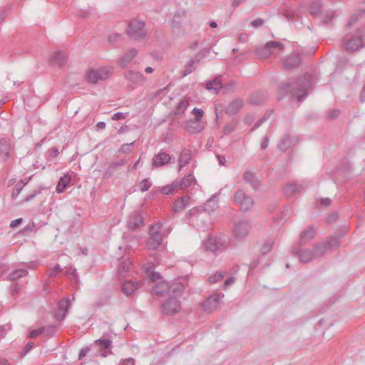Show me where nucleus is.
<instances>
[{"instance_id":"obj_21","label":"nucleus","mask_w":365,"mask_h":365,"mask_svg":"<svg viewBox=\"0 0 365 365\" xmlns=\"http://www.w3.org/2000/svg\"><path fill=\"white\" fill-rule=\"evenodd\" d=\"M298 247H299L293 250V252L299 255V258L301 262L307 263L315 258L313 252L309 250H301L302 246L299 245Z\"/></svg>"},{"instance_id":"obj_18","label":"nucleus","mask_w":365,"mask_h":365,"mask_svg":"<svg viewBox=\"0 0 365 365\" xmlns=\"http://www.w3.org/2000/svg\"><path fill=\"white\" fill-rule=\"evenodd\" d=\"M32 268V264L29 263H24V267L16 269L11 272L8 279L11 281H16L21 277H24L28 274L27 269Z\"/></svg>"},{"instance_id":"obj_3","label":"nucleus","mask_w":365,"mask_h":365,"mask_svg":"<svg viewBox=\"0 0 365 365\" xmlns=\"http://www.w3.org/2000/svg\"><path fill=\"white\" fill-rule=\"evenodd\" d=\"M227 240L225 236L210 235L202 242V247L207 251L212 253L221 252L227 247Z\"/></svg>"},{"instance_id":"obj_20","label":"nucleus","mask_w":365,"mask_h":365,"mask_svg":"<svg viewBox=\"0 0 365 365\" xmlns=\"http://www.w3.org/2000/svg\"><path fill=\"white\" fill-rule=\"evenodd\" d=\"M125 163L126 161L125 160L110 163L103 170V176L107 178L111 177L115 171L123 166Z\"/></svg>"},{"instance_id":"obj_45","label":"nucleus","mask_w":365,"mask_h":365,"mask_svg":"<svg viewBox=\"0 0 365 365\" xmlns=\"http://www.w3.org/2000/svg\"><path fill=\"white\" fill-rule=\"evenodd\" d=\"M224 273L222 272H217L215 274L211 275L208 278V282L210 284H215L222 279L224 277Z\"/></svg>"},{"instance_id":"obj_22","label":"nucleus","mask_w":365,"mask_h":365,"mask_svg":"<svg viewBox=\"0 0 365 365\" xmlns=\"http://www.w3.org/2000/svg\"><path fill=\"white\" fill-rule=\"evenodd\" d=\"M11 150V143L7 138H1L0 140V160L6 161L9 158Z\"/></svg>"},{"instance_id":"obj_46","label":"nucleus","mask_w":365,"mask_h":365,"mask_svg":"<svg viewBox=\"0 0 365 365\" xmlns=\"http://www.w3.org/2000/svg\"><path fill=\"white\" fill-rule=\"evenodd\" d=\"M256 177V174L249 170H247L244 175H243V179L247 182L250 183L252 180H255V178Z\"/></svg>"},{"instance_id":"obj_56","label":"nucleus","mask_w":365,"mask_h":365,"mask_svg":"<svg viewBox=\"0 0 365 365\" xmlns=\"http://www.w3.org/2000/svg\"><path fill=\"white\" fill-rule=\"evenodd\" d=\"M45 328L44 332L46 334L47 336H51L54 334L56 327L55 326H48Z\"/></svg>"},{"instance_id":"obj_31","label":"nucleus","mask_w":365,"mask_h":365,"mask_svg":"<svg viewBox=\"0 0 365 365\" xmlns=\"http://www.w3.org/2000/svg\"><path fill=\"white\" fill-rule=\"evenodd\" d=\"M303 189L302 184L292 183L287 185L284 189L286 197H292L294 193L300 192Z\"/></svg>"},{"instance_id":"obj_2","label":"nucleus","mask_w":365,"mask_h":365,"mask_svg":"<svg viewBox=\"0 0 365 365\" xmlns=\"http://www.w3.org/2000/svg\"><path fill=\"white\" fill-rule=\"evenodd\" d=\"M185 288V285L178 280L172 283L163 281L153 287V294L157 296L168 297L172 293H182Z\"/></svg>"},{"instance_id":"obj_9","label":"nucleus","mask_w":365,"mask_h":365,"mask_svg":"<svg viewBox=\"0 0 365 365\" xmlns=\"http://www.w3.org/2000/svg\"><path fill=\"white\" fill-rule=\"evenodd\" d=\"M234 202L243 211L250 210L254 205L252 197L245 194L242 190H237L234 197Z\"/></svg>"},{"instance_id":"obj_54","label":"nucleus","mask_w":365,"mask_h":365,"mask_svg":"<svg viewBox=\"0 0 365 365\" xmlns=\"http://www.w3.org/2000/svg\"><path fill=\"white\" fill-rule=\"evenodd\" d=\"M235 129V125L234 124H228V125H226L224 128H223V133L225 135H228L231 133H232Z\"/></svg>"},{"instance_id":"obj_37","label":"nucleus","mask_w":365,"mask_h":365,"mask_svg":"<svg viewBox=\"0 0 365 365\" xmlns=\"http://www.w3.org/2000/svg\"><path fill=\"white\" fill-rule=\"evenodd\" d=\"M178 189H180L178 180H175L171 184L162 187L161 192L165 195H170L174 193Z\"/></svg>"},{"instance_id":"obj_25","label":"nucleus","mask_w":365,"mask_h":365,"mask_svg":"<svg viewBox=\"0 0 365 365\" xmlns=\"http://www.w3.org/2000/svg\"><path fill=\"white\" fill-rule=\"evenodd\" d=\"M143 217L142 216L137 212H132L128 217V226L132 229L135 230L140 227L143 224Z\"/></svg>"},{"instance_id":"obj_44","label":"nucleus","mask_w":365,"mask_h":365,"mask_svg":"<svg viewBox=\"0 0 365 365\" xmlns=\"http://www.w3.org/2000/svg\"><path fill=\"white\" fill-rule=\"evenodd\" d=\"M321 10V4L319 2H313L309 6V13L313 16H316L319 14Z\"/></svg>"},{"instance_id":"obj_19","label":"nucleus","mask_w":365,"mask_h":365,"mask_svg":"<svg viewBox=\"0 0 365 365\" xmlns=\"http://www.w3.org/2000/svg\"><path fill=\"white\" fill-rule=\"evenodd\" d=\"M140 287V282L126 280L122 284L121 290L126 296H130L138 290Z\"/></svg>"},{"instance_id":"obj_59","label":"nucleus","mask_w":365,"mask_h":365,"mask_svg":"<svg viewBox=\"0 0 365 365\" xmlns=\"http://www.w3.org/2000/svg\"><path fill=\"white\" fill-rule=\"evenodd\" d=\"M41 192L38 190H35L31 194L29 195L27 197H26L23 202H28L31 200H32L34 197H36L37 195H38Z\"/></svg>"},{"instance_id":"obj_61","label":"nucleus","mask_w":365,"mask_h":365,"mask_svg":"<svg viewBox=\"0 0 365 365\" xmlns=\"http://www.w3.org/2000/svg\"><path fill=\"white\" fill-rule=\"evenodd\" d=\"M119 365H135V360L133 358L123 359Z\"/></svg>"},{"instance_id":"obj_11","label":"nucleus","mask_w":365,"mask_h":365,"mask_svg":"<svg viewBox=\"0 0 365 365\" xmlns=\"http://www.w3.org/2000/svg\"><path fill=\"white\" fill-rule=\"evenodd\" d=\"M217 207V201L216 200V196L213 195L210 197L204 206H200L197 207H194L189 210L187 215L191 217L195 215L197 212L205 211L207 212H212L215 207Z\"/></svg>"},{"instance_id":"obj_38","label":"nucleus","mask_w":365,"mask_h":365,"mask_svg":"<svg viewBox=\"0 0 365 365\" xmlns=\"http://www.w3.org/2000/svg\"><path fill=\"white\" fill-rule=\"evenodd\" d=\"M132 267V262L130 259H123L119 264L118 272L120 275H124L130 270Z\"/></svg>"},{"instance_id":"obj_40","label":"nucleus","mask_w":365,"mask_h":365,"mask_svg":"<svg viewBox=\"0 0 365 365\" xmlns=\"http://www.w3.org/2000/svg\"><path fill=\"white\" fill-rule=\"evenodd\" d=\"M189 103L186 100L181 101L178 103V106L175 110V115H181L187 109Z\"/></svg>"},{"instance_id":"obj_55","label":"nucleus","mask_w":365,"mask_h":365,"mask_svg":"<svg viewBox=\"0 0 365 365\" xmlns=\"http://www.w3.org/2000/svg\"><path fill=\"white\" fill-rule=\"evenodd\" d=\"M365 13V10L361 11L359 14H354L351 16L347 26L351 27L356 21L359 20V16H361L362 14Z\"/></svg>"},{"instance_id":"obj_39","label":"nucleus","mask_w":365,"mask_h":365,"mask_svg":"<svg viewBox=\"0 0 365 365\" xmlns=\"http://www.w3.org/2000/svg\"><path fill=\"white\" fill-rule=\"evenodd\" d=\"M64 61H65V56L61 51H58V52L55 53L51 58V63H53V65L58 66H62L63 63H64Z\"/></svg>"},{"instance_id":"obj_8","label":"nucleus","mask_w":365,"mask_h":365,"mask_svg":"<svg viewBox=\"0 0 365 365\" xmlns=\"http://www.w3.org/2000/svg\"><path fill=\"white\" fill-rule=\"evenodd\" d=\"M343 46L349 51H354L364 46V40L361 33L357 31L356 35H346L341 41Z\"/></svg>"},{"instance_id":"obj_24","label":"nucleus","mask_w":365,"mask_h":365,"mask_svg":"<svg viewBox=\"0 0 365 365\" xmlns=\"http://www.w3.org/2000/svg\"><path fill=\"white\" fill-rule=\"evenodd\" d=\"M317 233V230L314 227H310L305 230H304L299 236V245L302 246L305 245L307 242L310 241L314 238Z\"/></svg>"},{"instance_id":"obj_48","label":"nucleus","mask_w":365,"mask_h":365,"mask_svg":"<svg viewBox=\"0 0 365 365\" xmlns=\"http://www.w3.org/2000/svg\"><path fill=\"white\" fill-rule=\"evenodd\" d=\"M272 245H273L272 240L266 241L265 243L263 245V246L261 247L262 253L264 255V254H267V252H269L271 250Z\"/></svg>"},{"instance_id":"obj_14","label":"nucleus","mask_w":365,"mask_h":365,"mask_svg":"<svg viewBox=\"0 0 365 365\" xmlns=\"http://www.w3.org/2000/svg\"><path fill=\"white\" fill-rule=\"evenodd\" d=\"M180 190L189 192L197 186V180L192 174L186 175L181 180H178Z\"/></svg>"},{"instance_id":"obj_34","label":"nucleus","mask_w":365,"mask_h":365,"mask_svg":"<svg viewBox=\"0 0 365 365\" xmlns=\"http://www.w3.org/2000/svg\"><path fill=\"white\" fill-rule=\"evenodd\" d=\"M191 159V151L185 149L183 150L179 158L180 168H181L187 165L190 162Z\"/></svg>"},{"instance_id":"obj_33","label":"nucleus","mask_w":365,"mask_h":365,"mask_svg":"<svg viewBox=\"0 0 365 365\" xmlns=\"http://www.w3.org/2000/svg\"><path fill=\"white\" fill-rule=\"evenodd\" d=\"M336 14L334 11H328L323 16L321 24L325 26H330L334 24Z\"/></svg>"},{"instance_id":"obj_5","label":"nucleus","mask_w":365,"mask_h":365,"mask_svg":"<svg viewBox=\"0 0 365 365\" xmlns=\"http://www.w3.org/2000/svg\"><path fill=\"white\" fill-rule=\"evenodd\" d=\"M163 226V222H158L150 228V237L147 242V247L149 250H155L161 245Z\"/></svg>"},{"instance_id":"obj_17","label":"nucleus","mask_w":365,"mask_h":365,"mask_svg":"<svg viewBox=\"0 0 365 365\" xmlns=\"http://www.w3.org/2000/svg\"><path fill=\"white\" fill-rule=\"evenodd\" d=\"M71 305V301L68 298L61 300L58 304V309L56 313V318L58 321H62L65 319L68 309Z\"/></svg>"},{"instance_id":"obj_43","label":"nucleus","mask_w":365,"mask_h":365,"mask_svg":"<svg viewBox=\"0 0 365 365\" xmlns=\"http://www.w3.org/2000/svg\"><path fill=\"white\" fill-rule=\"evenodd\" d=\"M27 184V182H18L14 189L12 191L11 196L14 199L17 198L21 190H23L24 187Z\"/></svg>"},{"instance_id":"obj_32","label":"nucleus","mask_w":365,"mask_h":365,"mask_svg":"<svg viewBox=\"0 0 365 365\" xmlns=\"http://www.w3.org/2000/svg\"><path fill=\"white\" fill-rule=\"evenodd\" d=\"M71 178L69 174H65L63 176L61 177L56 187V191L58 193H61L64 191L66 187L69 185L71 182Z\"/></svg>"},{"instance_id":"obj_27","label":"nucleus","mask_w":365,"mask_h":365,"mask_svg":"<svg viewBox=\"0 0 365 365\" xmlns=\"http://www.w3.org/2000/svg\"><path fill=\"white\" fill-rule=\"evenodd\" d=\"M301 62V56L298 53H293L288 56L284 61V67L290 69L299 65Z\"/></svg>"},{"instance_id":"obj_7","label":"nucleus","mask_w":365,"mask_h":365,"mask_svg":"<svg viewBox=\"0 0 365 365\" xmlns=\"http://www.w3.org/2000/svg\"><path fill=\"white\" fill-rule=\"evenodd\" d=\"M113 70V68L110 66H103L96 69H91L86 74L87 80L91 83L106 80L112 73Z\"/></svg>"},{"instance_id":"obj_35","label":"nucleus","mask_w":365,"mask_h":365,"mask_svg":"<svg viewBox=\"0 0 365 365\" xmlns=\"http://www.w3.org/2000/svg\"><path fill=\"white\" fill-rule=\"evenodd\" d=\"M112 341L110 339L101 338L94 341L93 345L98 347L101 350H107L110 349Z\"/></svg>"},{"instance_id":"obj_15","label":"nucleus","mask_w":365,"mask_h":365,"mask_svg":"<svg viewBox=\"0 0 365 365\" xmlns=\"http://www.w3.org/2000/svg\"><path fill=\"white\" fill-rule=\"evenodd\" d=\"M125 77L135 87L142 86L145 81V78L138 71H128L125 73Z\"/></svg>"},{"instance_id":"obj_42","label":"nucleus","mask_w":365,"mask_h":365,"mask_svg":"<svg viewBox=\"0 0 365 365\" xmlns=\"http://www.w3.org/2000/svg\"><path fill=\"white\" fill-rule=\"evenodd\" d=\"M327 250V245L324 243H319L317 245L314 252H313V254L314 255V257H318L322 255H323Z\"/></svg>"},{"instance_id":"obj_41","label":"nucleus","mask_w":365,"mask_h":365,"mask_svg":"<svg viewBox=\"0 0 365 365\" xmlns=\"http://www.w3.org/2000/svg\"><path fill=\"white\" fill-rule=\"evenodd\" d=\"M185 14L184 11H177L173 19V26L179 27L181 24V18Z\"/></svg>"},{"instance_id":"obj_6","label":"nucleus","mask_w":365,"mask_h":365,"mask_svg":"<svg viewBox=\"0 0 365 365\" xmlns=\"http://www.w3.org/2000/svg\"><path fill=\"white\" fill-rule=\"evenodd\" d=\"M182 293H172L162 304V312L168 315L178 313L180 310V297Z\"/></svg>"},{"instance_id":"obj_63","label":"nucleus","mask_w":365,"mask_h":365,"mask_svg":"<svg viewBox=\"0 0 365 365\" xmlns=\"http://www.w3.org/2000/svg\"><path fill=\"white\" fill-rule=\"evenodd\" d=\"M23 222V219L22 218H18V219H16L14 220H12L10 223V227L11 228H16L19 225H21Z\"/></svg>"},{"instance_id":"obj_29","label":"nucleus","mask_w":365,"mask_h":365,"mask_svg":"<svg viewBox=\"0 0 365 365\" xmlns=\"http://www.w3.org/2000/svg\"><path fill=\"white\" fill-rule=\"evenodd\" d=\"M242 107V101L236 99L232 101L225 108V113L229 115L236 114Z\"/></svg>"},{"instance_id":"obj_52","label":"nucleus","mask_w":365,"mask_h":365,"mask_svg":"<svg viewBox=\"0 0 365 365\" xmlns=\"http://www.w3.org/2000/svg\"><path fill=\"white\" fill-rule=\"evenodd\" d=\"M128 115V113H122V112H118L113 115L112 120H120L123 119H125Z\"/></svg>"},{"instance_id":"obj_60","label":"nucleus","mask_w":365,"mask_h":365,"mask_svg":"<svg viewBox=\"0 0 365 365\" xmlns=\"http://www.w3.org/2000/svg\"><path fill=\"white\" fill-rule=\"evenodd\" d=\"M143 269L147 272V273H150L151 272L153 271L154 269V264L152 263V262H148L147 264H145L143 265Z\"/></svg>"},{"instance_id":"obj_51","label":"nucleus","mask_w":365,"mask_h":365,"mask_svg":"<svg viewBox=\"0 0 365 365\" xmlns=\"http://www.w3.org/2000/svg\"><path fill=\"white\" fill-rule=\"evenodd\" d=\"M272 112L266 113L263 118L259 120L252 128V131L258 128L264 122V120L272 114Z\"/></svg>"},{"instance_id":"obj_13","label":"nucleus","mask_w":365,"mask_h":365,"mask_svg":"<svg viewBox=\"0 0 365 365\" xmlns=\"http://www.w3.org/2000/svg\"><path fill=\"white\" fill-rule=\"evenodd\" d=\"M250 230V223L247 221L242 220L235 223L233 234L237 239L244 238L249 234Z\"/></svg>"},{"instance_id":"obj_49","label":"nucleus","mask_w":365,"mask_h":365,"mask_svg":"<svg viewBox=\"0 0 365 365\" xmlns=\"http://www.w3.org/2000/svg\"><path fill=\"white\" fill-rule=\"evenodd\" d=\"M151 185L152 183L148 179H144L140 184V189L143 192L147 191L151 187Z\"/></svg>"},{"instance_id":"obj_53","label":"nucleus","mask_w":365,"mask_h":365,"mask_svg":"<svg viewBox=\"0 0 365 365\" xmlns=\"http://www.w3.org/2000/svg\"><path fill=\"white\" fill-rule=\"evenodd\" d=\"M44 331H45L44 327H41L37 329H34L29 333V336L31 338H34V337L38 336L39 334L44 333Z\"/></svg>"},{"instance_id":"obj_4","label":"nucleus","mask_w":365,"mask_h":365,"mask_svg":"<svg viewBox=\"0 0 365 365\" xmlns=\"http://www.w3.org/2000/svg\"><path fill=\"white\" fill-rule=\"evenodd\" d=\"M283 51V45L278 41H269L264 46L256 49V53L260 58H267L270 56L277 57Z\"/></svg>"},{"instance_id":"obj_36","label":"nucleus","mask_w":365,"mask_h":365,"mask_svg":"<svg viewBox=\"0 0 365 365\" xmlns=\"http://www.w3.org/2000/svg\"><path fill=\"white\" fill-rule=\"evenodd\" d=\"M206 88L207 90L212 91L214 93H217L222 88V83L219 78L214 79L207 83Z\"/></svg>"},{"instance_id":"obj_64","label":"nucleus","mask_w":365,"mask_h":365,"mask_svg":"<svg viewBox=\"0 0 365 365\" xmlns=\"http://www.w3.org/2000/svg\"><path fill=\"white\" fill-rule=\"evenodd\" d=\"M90 349L88 347H84V348H82L79 352V356H78V359L81 360L82 359L84 356H86V354H88V352L89 351Z\"/></svg>"},{"instance_id":"obj_28","label":"nucleus","mask_w":365,"mask_h":365,"mask_svg":"<svg viewBox=\"0 0 365 365\" xmlns=\"http://www.w3.org/2000/svg\"><path fill=\"white\" fill-rule=\"evenodd\" d=\"M190 197L188 196L182 197L174 202L173 210L174 212H179L189 205Z\"/></svg>"},{"instance_id":"obj_50","label":"nucleus","mask_w":365,"mask_h":365,"mask_svg":"<svg viewBox=\"0 0 365 365\" xmlns=\"http://www.w3.org/2000/svg\"><path fill=\"white\" fill-rule=\"evenodd\" d=\"M327 244L330 248H332L336 247L339 244V242L336 237L330 236L327 239Z\"/></svg>"},{"instance_id":"obj_12","label":"nucleus","mask_w":365,"mask_h":365,"mask_svg":"<svg viewBox=\"0 0 365 365\" xmlns=\"http://www.w3.org/2000/svg\"><path fill=\"white\" fill-rule=\"evenodd\" d=\"M224 297L223 294L217 293L207 297L202 303V308L206 312H212L215 309L220 299Z\"/></svg>"},{"instance_id":"obj_1","label":"nucleus","mask_w":365,"mask_h":365,"mask_svg":"<svg viewBox=\"0 0 365 365\" xmlns=\"http://www.w3.org/2000/svg\"><path fill=\"white\" fill-rule=\"evenodd\" d=\"M313 87L312 76L307 73L303 75L296 83H282L280 88L291 94L292 101H303L307 96V90Z\"/></svg>"},{"instance_id":"obj_47","label":"nucleus","mask_w":365,"mask_h":365,"mask_svg":"<svg viewBox=\"0 0 365 365\" xmlns=\"http://www.w3.org/2000/svg\"><path fill=\"white\" fill-rule=\"evenodd\" d=\"M192 113L193 115H195L194 120L202 121L201 118H202V115L204 114V112H203V110L202 109L197 108H195L192 110Z\"/></svg>"},{"instance_id":"obj_30","label":"nucleus","mask_w":365,"mask_h":365,"mask_svg":"<svg viewBox=\"0 0 365 365\" xmlns=\"http://www.w3.org/2000/svg\"><path fill=\"white\" fill-rule=\"evenodd\" d=\"M200 59L197 56L194 58L190 59L187 63L185 66V71H183L182 76H186L190 73H192L197 68L199 65Z\"/></svg>"},{"instance_id":"obj_26","label":"nucleus","mask_w":365,"mask_h":365,"mask_svg":"<svg viewBox=\"0 0 365 365\" xmlns=\"http://www.w3.org/2000/svg\"><path fill=\"white\" fill-rule=\"evenodd\" d=\"M138 53V50L135 48L130 49L125 55L120 59L119 65L123 68L128 66V65L134 59Z\"/></svg>"},{"instance_id":"obj_58","label":"nucleus","mask_w":365,"mask_h":365,"mask_svg":"<svg viewBox=\"0 0 365 365\" xmlns=\"http://www.w3.org/2000/svg\"><path fill=\"white\" fill-rule=\"evenodd\" d=\"M264 23V19H257L252 22V26L254 28H258L261 26H262Z\"/></svg>"},{"instance_id":"obj_16","label":"nucleus","mask_w":365,"mask_h":365,"mask_svg":"<svg viewBox=\"0 0 365 365\" xmlns=\"http://www.w3.org/2000/svg\"><path fill=\"white\" fill-rule=\"evenodd\" d=\"M171 160V157L168 153L160 150L157 155H155L152 160V165L153 167H161L168 163Z\"/></svg>"},{"instance_id":"obj_62","label":"nucleus","mask_w":365,"mask_h":365,"mask_svg":"<svg viewBox=\"0 0 365 365\" xmlns=\"http://www.w3.org/2000/svg\"><path fill=\"white\" fill-rule=\"evenodd\" d=\"M249 184L252 186V187L254 190H257L260 185V181L256 176L255 178V180H252V181H251Z\"/></svg>"},{"instance_id":"obj_10","label":"nucleus","mask_w":365,"mask_h":365,"mask_svg":"<svg viewBox=\"0 0 365 365\" xmlns=\"http://www.w3.org/2000/svg\"><path fill=\"white\" fill-rule=\"evenodd\" d=\"M127 32L130 38L136 40L143 38L146 36L144 23L137 20H133L129 23Z\"/></svg>"},{"instance_id":"obj_23","label":"nucleus","mask_w":365,"mask_h":365,"mask_svg":"<svg viewBox=\"0 0 365 365\" xmlns=\"http://www.w3.org/2000/svg\"><path fill=\"white\" fill-rule=\"evenodd\" d=\"M205 123L202 121L190 120L186 125V130L190 134H197L203 130Z\"/></svg>"},{"instance_id":"obj_57","label":"nucleus","mask_w":365,"mask_h":365,"mask_svg":"<svg viewBox=\"0 0 365 365\" xmlns=\"http://www.w3.org/2000/svg\"><path fill=\"white\" fill-rule=\"evenodd\" d=\"M34 344V342H29L26 344V345L24 346V349L22 350L21 355L25 356L29 351L32 349Z\"/></svg>"}]
</instances>
